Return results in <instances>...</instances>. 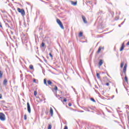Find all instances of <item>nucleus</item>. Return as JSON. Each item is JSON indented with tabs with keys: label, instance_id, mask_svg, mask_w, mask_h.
<instances>
[{
	"label": "nucleus",
	"instance_id": "nucleus-1",
	"mask_svg": "<svg viewBox=\"0 0 129 129\" xmlns=\"http://www.w3.org/2000/svg\"><path fill=\"white\" fill-rule=\"evenodd\" d=\"M17 11L18 13H20L21 14V16H22V17H25V16H26V13L25 12V10H24L23 9H21L20 8H18Z\"/></svg>",
	"mask_w": 129,
	"mask_h": 129
},
{
	"label": "nucleus",
	"instance_id": "nucleus-2",
	"mask_svg": "<svg viewBox=\"0 0 129 129\" xmlns=\"http://www.w3.org/2000/svg\"><path fill=\"white\" fill-rule=\"evenodd\" d=\"M56 23L59 26L60 28L62 29V30H64V26H63V24L62 23V22H61V20H60V19H57Z\"/></svg>",
	"mask_w": 129,
	"mask_h": 129
},
{
	"label": "nucleus",
	"instance_id": "nucleus-3",
	"mask_svg": "<svg viewBox=\"0 0 129 129\" xmlns=\"http://www.w3.org/2000/svg\"><path fill=\"white\" fill-rule=\"evenodd\" d=\"M0 120L2 121H5V120H6V115L3 112H0Z\"/></svg>",
	"mask_w": 129,
	"mask_h": 129
},
{
	"label": "nucleus",
	"instance_id": "nucleus-4",
	"mask_svg": "<svg viewBox=\"0 0 129 129\" xmlns=\"http://www.w3.org/2000/svg\"><path fill=\"white\" fill-rule=\"evenodd\" d=\"M21 38L22 41H27L28 40V36L27 34H24L23 33L21 34Z\"/></svg>",
	"mask_w": 129,
	"mask_h": 129
},
{
	"label": "nucleus",
	"instance_id": "nucleus-5",
	"mask_svg": "<svg viewBox=\"0 0 129 129\" xmlns=\"http://www.w3.org/2000/svg\"><path fill=\"white\" fill-rule=\"evenodd\" d=\"M54 88H51V90L53 92H55V94H57V91H58V87L56 85L53 86Z\"/></svg>",
	"mask_w": 129,
	"mask_h": 129
},
{
	"label": "nucleus",
	"instance_id": "nucleus-6",
	"mask_svg": "<svg viewBox=\"0 0 129 129\" xmlns=\"http://www.w3.org/2000/svg\"><path fill=\"white\" fill-rule=\"evenodd\" d=\"M27 111L29 113H31V105H30V103L29 102H27Z\"/></svg>",
	"mask_w": 129,
	"mask_h": 129
},
{
	"label": "nucleus",
	"instance_id": "nucleus-7",
	"mask_svg": "<svg viewBox=\"0 0 129 129\" xmlns=\"http://www.w3.org/2000/svg\"><path fill=\"white\" fill-rule=\"evenodd\" d=\"M82 19H83V21L84 23L85 24H87V21H86V18L85 17V16L82 15Z\"/></svg>",
	"mask_w": 129,
	"mask_h": 129
},
{
	"label": "nucleus",
	"instance_id": "nucleus-8",
	"mask_svg": "<svg viewBox=\"0 0 129 129\" xmlns=\"http://www.w3.org/2000/svg\"><path fill=\"white\" fill-rule=\"evenodd\" d=\"M3 85L5 86H7V85H8V80L7 79H5L3 81Z\"/></svg>",
	"mask_w": 129,
	"mask_h": 129
},
{
	"label": "nucleus",
	"instance_id": "nucleus-9",
	"mask_svg": "<svg viewBox=\"0 0 129 129\" xmlns=\"http://www.w3.org/2000/svg\"><path fill=\"white\" fill-rule=\"evenodd\" d=\"M127 67V64L125 63L124 67L123 68V72H126V68Z\"/></svg>",
	"mask_w": 129,
	"mask_h": 129
},
{
	"label": "nucleus",
	"instance_id": "nucleus-10",
	"mask_svg": "<svg viewBox=\"0 0 129 129\" xmlns=\"http://www.w3.org/2000/svg\"><path fill=\"white\" fill-rule=\"evenodd\" d=\"M123 49H124V43H123L122 44V45L120 48V51L121 52V51H122Z\"/></svg>",
	"mask_w": 129,
	"mask_h": 129
},
{
	"label": "nucleus",
	"instance_id": "nucleus-11",
	"mask_svg": "<svg viewBox=\"0 0 129 129\" xmlns=\"http://www.w3.org/2000/svg\"><path fill=\"white\" fill-rule=\"evenodd\" d=\"M102 64H103V60L102 59H100L99 61L98 65L100 67Z\"/></svg>",
	"mask_w": 129,
	"mask_h": 129
},
{
	"label": "nucleus",
	"instance_id": "nucleus-12",
	"mask_svg": "<svg viewBox=\"0 0 129 129\" xmlns=\"http://www.w3.org/2000/svg\"><path fill=\"white\" fill-rule=\"evenodd\" d=\"M49 112H50L51 116H53V109L52 108V107H50Z\"/></svg>",
	"mask_w": 129,
	"mask_h": 129
},
{
	"label": "nucleus",
	"instance_id": "nucleus-13",
	"mask_svg": "<svg viewBox=\"0 0 129 129\" xmlns=\"http://www.w3.org/2000/svg\"><path fill=\"white\" fill-rule=\"evenodd\" d=\"M71 4L73 6H77V2L71 1Z\"/></svg>",
	"mask_w": 129,
	"mask_h": 129
},
{
	"label": "nucleus",
	"instance_id": "nucleus-14",
	"mask_svg": "<svg viewBox=\"0 0 129 129\" xmlns=\"http://www.w3.org/2000/svg\"><path fill=\"white\" fill-rule=\"evenodd\" d=\"M102 48L101 47V46L99 47L98 49V50H97V53L98 54H99V53H100V51H101V49H102Z\"/></svg>",
	"mask_w": 129,
	"mask_h": 129
},
{
	"label": "nucleus",
	"instance_id": "nucleus-15",
	"mask_svg": "<svg viewBox=\"0 0 129 129\" xmlns=\"http://www.w3.org/2000/svg\"><path fill=\"white\" fill-rule=\"evenodd\" d=\"M47 84H48V85H50V86H52V85L53 84V83L51 81L48 80L47 81Z\"/></svg>",
	"mask_w": 129,
	"mask_h": 129
},
{
	"label": "nucleus",
	"instance_id": "nucleus-16",
	"mask_svg": "<svg viewBox=\"0 0 129 129\" xmlns=\"http://www.w3.org/2000/svg\"><path fill=\"white\" fill-rule=\"evenodd\" d=\"M3 75H4V72L2 71H0V79L3 78Z\"/></svg>",
	"mask_w": 129,
	"mask_h": 129
},
{
	"label": "nucleus",
	"instance_id": "nucleus-17",
	"mask_svg": "<svg viewBox=\"0 0 129 129\" xmlns=\"http://www.w3.org/2000/svg\"><path fill=\"white\" fill-rule=\"evenodd\" d=\"M43 81H44V84H45V85H46V86H48V84H47V79H44Z\"/></svg>",
	"mask_w": 129,
	"mask_h": 129
},
{
	"label": "nucleus",
	"instance_id": "nucleus-18",
	"mask_svg": "<svg viewBox=\"0 0 129 129\" xmlns=\"http://www.w3.org/2000/svg\"><path fill=\"white\" fill-rule=\"evenodd\" d=\"M83 36V32H80L79 34V37L80 38L81 37H82Z\"/></svg>",
	"mask_w": 129,
	"mask_h": 129
},
{
	"label": "nucleus",
	"instance_id": "nucleus-19",
	"mask_svg": "<svg viewBox=\"0 0 129 129\" xmlns=\"http://www.w3.org/2000/svg\"><path fill=\"white\" fill-rule=\"evenodd\" d=\"M124 65V62L123 61H121L120 64V68H123Z\"/></svg>",
	"mask_w": 129,
	"mask_h": 129
},
{
	"label": "nucleus",
	"instance_id": "nucleus-20",
	"mask_svg": "<svg viewBox=\"0 0 129 129\" xmlns=\"http://www.w3.org/2000/svg\"><path fill=\"white\" fill-rule=\"evenodd\" d=\"M29 69H30V70H33L34 69V66H33V65L31 64L29 66Z\"/></svg>",
	"mask_w": 129,
	"mask_h": 129
},
{
	"label": "nucleus",
	"instance_id": "nucleus-21",
	"mask_svg": "<svg viewBox=\"0 0 129 129\" xmlns=\"http://www.w3.org/2000/svg\"><path fill=\"white\" fill-rule=\"evenodd\" d=\"M124 79H125V82H126V83H128V80L127 79V77L125 76V78H124Z\"/></svg>",
	"mask_w": 129,
	"mask_h": 129
},
{
	"label": "nucleus",
	"instance_id": "nucleus-22",
	"mask_svg": "<svg viewBox=\"0 0 129 129\" xmlns=\"http://www.w3.org/2000/svg\"><path fill=\"white\" fill-rule=\"evenodd\" d=\"M96 76H97V78H98V79H100V75H99V73H97Z\"/></svg>",
	"mask_w": 129,
	"mask_h": 129
},
{
	"label": "nucleus",
	"instance_id": "nucleus-23",
	"mask_svg": "<svg viewBox=\"0 0 129 129\" xmlns=\"http://www.w3.org/2000/svg\"><path fill=\"white\" fill-rule=\"evenodd\" d=\"M90 100H91V101H93V102H96V101H95L94 98H90Z\"/></svg>",
	"mask_w": 129,
	"mask_h": 129
},
{
	"label": "nucleus",
	"instance_id": "nucleus-24",
	"mask_svg": "<svg viewBox=\"0 0 129 129\" xmlns=\"http://www.w3.org/2000/svg\"><path fill=\"white\" fill-rule=\"evenodd\" d=\"M41 47L42 48H44L45 47V43H44V42L41 43Z\"/></svg>",
	"mask_w": 129,
	"mask_h": 129
},
{
	"label": "nucleus",
	"instance_id": "nucleus-25",
	"mask_svg": "<svg viewBox=\"0 0 129 129\" xmlns=\"http://www.w3.org/2000/svg\"><path fill=\"white\" fill-rule=\"evenodd\" d=\"M37 94H38V93L37 92V91H35L34 92V96H36L37 95Z\"/></svg>",
	"mask_w": 129,
	"mask_h": 129
},
{
	"label": "nucleus",
	"instance_id": "nucleus-26",
	"mask_svg": "<svg viewBox=\"0 0 129 129\" xmlns=\"http://www.w3.org/2000/svg\"><path fill=\"white\" fill-rule=\"evenodd\" d=\"M27 114H25V115H24V120H27Z\"/></svg>",
	"mask_w": 129,
	"mask_h": 129
},
{
	"label": "nucleus",
	"instance_id": "nucleus-27",
	"mask_svg": "<svg viewBox=\"0 0 129 129\" xmlns=\"http://www.w3.org/2000/svg\"><path fill=\"white\" fill-rule=\"evenodd\" d=\"M51 128H52V125L49 124L48 127V129H51Z\"/></svg>",
	"mask_w": 129,
	"mask_h": 129
},
{
	"label": "nucleus",
	"instance_id": "nucleus-28",
	"mask_svg": "<svg viewBox=\"0 0 129 129\" xmlns=\"http://www.w3.org/2000/svg\"><path fill=\"white\" fill-rule=\"evenodd\" d=\"M33 81L34 83H38V82H37V80H36L35 79H34Z\"/></svg>",
	"mask_w": 129,
	"mask_h": 129
},
{
	"label": "nucleus",
	"instance_id": "nucleus-29",
	"mask_svg": "<svg viewBox=\"0 0 129 129\" xmlns=\"http://www.w3.org/2000/svg\"><path fill=\"white\" fill-rule=\"evenodd\" d=\"M84 110H86V111H87V110H88V108L84 107Z\"/></svg>",
	"mask_w": 129,
	"mask_h": 129
},
{
	"label": "nucleus",
	"instance_id": "nucleus-30",
	"mask_svg": "<svg viewBox=\"0 0 129 129\" xmlns=\"http://www.w3.org/2000/svg\"><path fill=\"white\" fill-rule=\"evenodd\" d=\"M49 56L50 57L53 58V55H52V53H49Z\"/></svg>",
	"mask_w": 129,
	"mask_h": 129
},
{
	"label": "nucleus",
	"instance_id": "nucleus-31",
	"mask_svg": "<svg viewBox=\"0 0 129 129\" xmlns=\"http://www.w3.org/2000/svg\"><path fill=\"white\" fill-rule=\"evenodd\" d=\"M1 11L2 13H3V14H5V13H6V11H5V10H1Z\"/></svg>",
	"mask_w": 129,
	"mask_h": 129
},
{
	"label": "nucleus",
	"instance_id": "nucleus-32",
	"mask_svg": "<svg viewBox=\"0 0 129 129\" xmlns=\"http://www.w3.org/2000/svg\"><path fill=\"white\" fill-rule=\"evenodd\" d=\"M123 73L124 74L125 77L126 76V72H123Z\"/></svg>",
	"mask_w": 129,
	"mask_h": 129
},
{
	"label": "nucleus",
	"instance_id": "nucleus-33",
	"mask_svg": "<svg viewBox=\"0 0 129 129\" xmlns=\"http://www.w3.org/2000/svg\"><path fill=\"white\" fill-rule=\"evenodd\" d=\"M6 26H8V28H11V27H10V25H9L8 23H6Z\"/></svg>",
	"mask_w": 129,
	"mask_h": 129
},
{
	"label": "nucleus",
	"instance_id": "nucleus-34",
	"mask_svg": "<svg viewBox=\"0 0 129 129\" xmlns=\"http://www.w3.org/2000/svg\"><path fill=\"white\" fill-rule=\"evenodd\" d=\"M63 102H66V101H67V99L64 98L63 100Z\"/></svg>",
	"mask_w": 129,
	"mask_h": 129
},
{
	"label": "nucleus",
	"instance_id": "nucleus-35",
	"mask_svg": "<svg viewBox=\"0 0 129 129\" xmlns=\"http://www.w3.org/2000/svg\"><path fill=\"white\" fill-rule=\"evenodd\" d=\"M0 28H1L2 30L4 29V28L3 27V24H1V25H0Z\"/></svg>",
	"mask_w": 129,
	"mask_h": 129
},
{
	"label": "nucleus",
	"instance_id": "nucleus-36",
	"mask_svg": "<svg viewBox=\"0 0 129 129\" xmlns=\"http://www.w3.org/2000/svg\"><path fill=\"white\" fill-rule=\"evenodd\" d=\"M3 98V95L2 94H0V99H2Z\"/></svg>",
	"mask_w": 129,
	"mask_h": 129
},
{
	"label": "nucleus",
	"instance_id": "nucleus-37",
	"mask_svg": "<svg viewBox=\"0 0 129 129\" xmlns=\"http://www.w3.org/2000/svg\"><path fill=\"white\" fill-rule=\"evenodd\" d=\"M39 101H40V102H42L43 101V100L42 99H40V98H39Z\"/></svg>",
	"mask_w": 129,
	"mask_h": 129
},
{
	"label": "nucleus",
	"instance_id": "nucleus-38",
	"mask_svg": "<svg viewBox=\"0 0 129 129\" xmlns=\"http://www.w3.org/2000/svg\"><path fill=\"white\" fill-rule=\"evenodd\" d=\"M63 129H68V126H67V125L64 126V127Z\"/></svg>",
	"mask_w": 129,
	"mask_h": 129
},
{
	"label": "nucleus",
	"instance_id": "nucleus-39",
	"mask_svg": "<svg viewBox=\"0 0 129 129\" xmlns=\"http://www.w3.org/2000/svg\"><path fill=\"white\" fill-rule=\"evenodd\" d=\"M69 106H72V104L71 103H69Z\"/></svg>",
	"mask_w": 129,
	"mask_h": 129
},
{
	"label": "nucleus",
	"instance_id": "nucleus-40",
	"mask_svg": "<svg viewBox=\"0 0 129 129\" xmlns=\"http://www.w3.org/2000/svg\"><path fill=\"white\" fill-rule=\"evenodd\" d=\"M43 59H44V61L46 62H47V60H46V59H45L44 57H43Z\"/></svg>",
	"mask_w": 129,
	"mask_h": 129
},
{
	"label": "nucleus",
	"instance_id": "nucleus-41",
	"mask_svg": "<svg viewBox=\"0 0 129 129\" xmlns=\"http://www.w3.org/2000/svg\"><path fill=\"white\" fill-rule=\"evenodd\" d=\"M124 21H125V19H124V21H123V22L121 23V25H123V24H124Z\"/></svg>",
	"mask_w": 129,
	"mask_h": 129
},
{
	"label": "nucleus",
	"instance_id": "nucleus-42",
	"mask_svg": "<svg viewBox=\"0 0 129 129\" xmlns=\"http://www.w3.org/2000/svg\"><path fill=\"white\" fill-rule=\"evenodd\" d=\"M106 85L107 86H109V83H107L106 84Z\"/></svg>",
	"mask_w": 129,
	"mask_h": 129
},
{
	"label": "nucleus",
	"instance_id": "nucleus-43",
	"mask_svg": "<svg viewBox=\"0 0 129 129\" xmlns=\"http://www.w3.org/2000/svg\"><path fill=\"white\" fill-rule=\"evenodd\" d=\"M126 45H127V46H129V41L127 42Z\"/></svg>",
	"mask_w": 129,
	"mask_h": 129
},
{
	"label": "nucleus",
	"instance_id": "nucleus-44",
	"mask_svg": "<svg viewBox=\"0 0 129 129\" xmlns=\"http://www.w3.org/2000/svg\"><path fill=\"white\" fill-rule=\"evenodd\" d=\"M118 27L119 28H120V27H121V24L118 25Z\"/></svg>",
	"mask_w": 129,
	"mask_h": 129
},
{
	"label": "nucleus",
	"instance_id": "nucleus-45",
	"mask_svg": "<svg viewBox=\"0 0 129 129\" xmlns=\"http://www.w3.org/2000/svg\"><path fill=\"white\" fill-rule=\"evenodd\" d=\"M100 14V12H98V13H97V15H99Z\"/></svg>",
	"mask_w": 129,
	"mask_h": 129
},
{
	"label": "nucleus",
	"instance_id": "nucleus-46",
	"mask_svg": "<svg viewBox=\"0 0 129 129\" xmlns=\"http://www.w3.org/2000/svg\"><path fill=\"white\" fill-rule=\"evenodd\" d=\"M116 92L117 94L118 93V92H117V89H116Z\"/></svg>",
	"mask_w": 129,
	"mask_h": 129
},
{
	"label": "nucleus",
	"instance_id": "nucleus-47",
	"mask_svg": "<svg viewBox=\"0 0 129 129\" xmlns=\"http://www.w3.org/2000/svg\"><path fill=\"white\" fill-rule=\"evenodd\" d=\"M127 106H128V105H126V107H125V108H127Z\"/></svg>",
	"mask_w": 129,
	"mask_h": 129
},
{
	"label": "nucleus",
	"instance_id": "nucleus-48",
	"mask_svg": "<svg viewBox=\"0 0 129 129\" xmlns=\"http://www.w3.org/2000/svg\"><path fill=\"white\" fill-rule=\"evenodd\" d=\"M2 102H3L4 103H5V102H6V101H2Z\"/></svg>",
	"mask_w": 129,
	"mask_h": 129
},
{
	"label": "nucleus",
	"instance_id": "nucleus-49",
	"mask_svg": "<svg viewBox=\"0 0 129 129\" xmlns=\"http://www.w3.org/2000/svg\"><path fill=\"white\" fill-rule=\"evenodd\" d=\"M120 75H121V77H122V74H121V73H120Z\"/></svg>",
	"mask_w": 129,
	"mask_h": 129
},
{
	"label": "nucleus",
	"instance_id": "nucleus-50",
	"mask_svg": "<svg viewBox=\"0 0 129 129\" xmlns=\"http://www.w3.org/2000/svg\"><path fill=\"white\" fill-rule=\"evenodd\" d=\"M87 111H90V110H89V109H88V110Z\"/></svg>",
	"mask_w": 129,
	"mask_h": 129
},
{
	"label": "nucleus",
	"instance_id": "nucleus-51",
	"mask_svg": "<svg viewBox=\"0 0 129 129\" xmlns=\"http://www.w3.org/2000/svg\"><path fill=\"white\" fill-rule=\"evenodd\" d=\"M89 108H90V109H92V108H91V107H89Z\"/></svg>",
	"mask_w": 129,
	"mask_h": 129
},
{
	"label": "nucleus",
	"instance_id": "nucleus-52",
	"mask_svg": "<svg viewBox=\"0 0 129 129\" xmlns=\"http://www.w3.org/2000/svg\"><path fill=\"white\" fill-rule=\"evenodd\" d=\"M104 79H107L106 78H104Z\"/></svg>",
	"mask_w": 129,
	"mask_h": 129
},
{
	"label": "nucleus",
	"instance_id": "nucleus-53",
	"mask_svg": "<svg viewBox=\"0 0 129 129\" xmlns=\"http://www.w3.org/2000/svg\"><path fill=\"white\" fill-rule=\"evenodd\" d=\"M1 24H2V22H0V25H1Z\"/></svg>",
	"mask_w": 129,
	"mask_h": 129
},
{
	"label": "nucleus",
	"instance_id": "nucleus-54",
	"mask_svg": "<svg viewBox=\"0 0 129 129\" xmlns=\"http://www.w3.org/2000/svg\"><path fill=\"white\" fill-rule=\"evenodd\" d=\"M60 99H62V97H60Z\"/></svg>",
	"mask_w": 129,
	"mask_h": 129
},
{
	"label": "nucleus",
	"instance_id": "nucleus-55",
	"mask_svg": "<svg viewBox=\"0 0 129 129\" xmlns=\"http://www.w3.org/2000/svg\"><path fill=\"white\" fill-rule=\"evenodd\" d=\"M96 88H98V87H96Z\"/></svg>",
	"mask_w": 129,
	"mask_h": 129
},
{
	"label": "nucleus",
	"instance_id": "nucleus-56",
	"mask_svg": "<svg viewBox=\"0 0 129 129\" xmlns=\"http://www.w3.org/2000/svg\"><path fill=\"white\" fill-rule=\"evenodd\" d=\"M96 88H98V87H96Z\"/></svg>",
	"mask_w": 129,
	"mask_h": 129
},
{
	"label": "nucleus",
	"instance_id": "nucleus-57",
	"mask_svg": "<svg viewBox=\"0 0 129 129\" xmlns=\"http://www.w3.org/2000/svg\"><path fill=\"white\" fill-rule=\"evenodd\" d=\"M81 112H83V111H82Z\"/></svg>",
	"mask_w": 129,
	"mask_h": 129
},
{
	"label": "nucleus",
	"instance_id": "nucleus-58",
	"mask_svg": "<svg viewBox=\"0 0 129 129\" xmlns=\"http://www.w3.org/2000/svg\"><path fill=\"white\" fill-rule=\"evenodd\" d=\"M100 13H102V11H101V12H100Z\"/></svg>",
	"mask_w": 129,
	"mask_h": 129
},
{
	"label": "nucleus",
	"instance_id": "nucleus-59",
	"mask_svg": "<svg viewBox=\"0 0 129 129\" xmlns=\"http://www.w3.org/2000/svg\"><path fill=\"white\" fill-rule=\"evenodd\" d=\"M60 92H61V93H62V91H61Z\"/></svg>",
	"mask_w": 129,
	"mask_h": 129
},
{
	"label": "nucleus",
	"instance_id": "nucleus-60",
	"mask_svg": "<svg viewBox=\"0 0 129 129\" xmlns=\"http://www.w3.org/2000/svg\"><path fill=\"white\" fill-rule=\"evenodd\" d=\"M5 107L7 108V106H5Z\"/></svg>",
	"mask_w": 129,
	"mask_h": 129
},
{
	"label": "nucleus",
	"instance_id": "nucleus-61",
	"mask_svg": "<svg viewBox=\"0 0 129 129\" xmlns=\"http://www.w3.org/2000/svg\"><path fill=\"white\" fill-rule=\"evenodd\" d=\"M58 96H59V95H58Z\"/></svg>",
	"mask_w": 129,
	"mask_h": 129
}]
</instances>
